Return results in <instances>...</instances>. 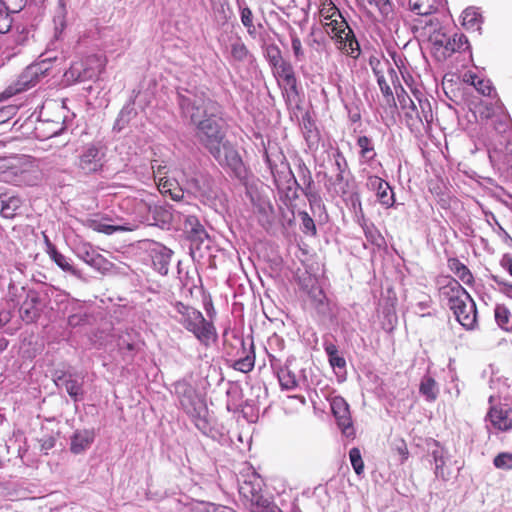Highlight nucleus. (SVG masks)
Returning <instances> with one entry per match:
<instances>
[{
	"instance_id": "nucleus-1",
	"label": "nucleus",
	"mask_w": 512,
	"mask_h": 512,
	"mask_svg": "<svg viewBox=\"0 0 512 512\" xmlns=\"http://www.w3.org/2000/svg\"><path fill=\"white\" fill-rule=\"evenodd\" d=\"M196 137L221 165L229 168L237 178L245 174L244 164L234 146L225 139L223 120L220 111L204 118L196 126Z\"/></svg>"
},
{
	"instance_id": "nucleus-2",
	"label": "nucleus",
	"mask_w": 512,
	"mask_h": 512,
	"mask_svg": "<svg viewBox=\"0 0 512 512\" xmlns=\"http://www.w3.org/2000/svg\"><path fill=\"white\" fill-rule=\"evenodd\" d=\"M457 321L466 329H473L477 322L476 304L470 294L455 279H450L441 289Z\"/></svg>"
},
{
	"instance_id": "nucleus-3",
	"label": "nucleus",
	"mask_w": 512,
	"mask_h": 512,
	"mask_svg": "<svg viewBox=\"0 0 512 512\" xmlns=\"http://www.w3.org/2000/svg\"><path fill=\"white\" fill-rule=\"evenodd\" d=\"M173 308L175 311L173 318L191 332L201 344L208 346L216 341V328L199 310L180 301L173 303Z\"/></svg>"
},
{
	"instance_id": "nucleus-4",
	"label": "nucleus",
	"mask_w": 512,
	"mask_h": 512,
	"mask_svg": "<svg viewBox=\"0 0 512 512\" xmlns=\"http://www.w3.org/2000/svg\"><path fill=\"white\" fill-rule=\"evenodd\" d=\"M177 94L181 115L195 126L204 118L213 116L214 112H219V105L196 88H180Z\"/></svg>"
},
{
	"instance_id": "nucleus-5",
	"label": "nucleus",
	"mask_w": 512,
	"mask_h": 512,
	"mask_svg": "<svg viewBox=\"0 0 512 512\" xmlns=\"http://www.w3.org/2000/svg\"><path fill=\"white\" fill-rule=\"evenodd\" d=\"M1 179L15 186H34L42 179V172L34 159L21 157L8 165H1Z\"/></svg>"
},
{
	"instance_id": "nucleus-6",
	"label": "nucleus",
	"mask_w": 512,
	"mask_h": 512,
	"mask_svg": "<svg viewBox=\"0 0 512 512\" xmlns=\"http://www.w3.org/2000/svg\"><path fill=\"white\" fill-rule=\"evenodd\" d=\"M324 27L342 53L354 59L360 55L359 43L340 11H334V19L324 22Z\"/></svg>"
},
{
	"instance_id": "nucleus-7",
	"label": "nucleus",
	"mask_w": 512,
	"mask_h": 512,
	"mask_svg": "<svg viewBox=\"0 0 512 512\" xmlns=\"http://www.w3.org/2000/svg\"><path fill=\"white\" fill-rule=\"evenodd\" d=\"M106 60L97 55H91L83 60L75 61L65 72L68 82H85L96 79L103 71Z\"/></svg>"
},
{
	"instance_id": "nucleus-8",
	"label": "nucleus",
	"mask_w": 512,
	"mask_h": 512,
	"mask_svg": "<svg viewBox=\"0 0 512 512\" xmlns=\"http://www.w3.org/2000/svg\"><path fill=\"white\" fill-rule=\"evenodd\" d=\"M177 393L179 394L182 408L195 420L196 427L205 432L207 429V423L203 419L205 407L196 396L195 391L189 385L182 383L177 385Z\"/></svg>"
},
{
	"instance_id": "nucleus-9",
	"label": "nucleus",
	"mask_w": 512,
	"mask_h": 512,
	"mask_svg": "<svg viewBox=\"0 0 512 512\" xmlns=\"http://www.w3.org/2000/svg\"><path fill=\"white\" fill-rule=\"evenodd\" d=\"M49 70L50 63L47 60L33 63L22 71L10 88L13 90V93L26 91L38 84L48 74Z\"/></svg>"
},
{
	"instance_id": "nucleus-10",
	"label": "nucleus",
	"mask_w": 512,
	"mask_h": 512,
	"mask_svg": "<svg viewBox=\"0 0 512 512\" xmlns=\"http://www.w3.org/2000/svg\"><path fill=\"white\" fill-rule=\"evenodd\" d=\"M182 175L181 181L187 192L203 200H211L216 197L213 181L209 176L203 174L189 176L184 171H182Z\"/></svg>"
},
{
	"instance_id": "nucleus-11",
	"label": "nucleus",
	"mask_w": 512,
	"mask_h": 512,
	"mask_svg": "<svg viewBox=\"0 0 512 512\" xmlns=\"http://www.w3.org/2000/svg\"><path fill=\"white\" fill-rule=\"evenodd\" d=\"M373 72L383 95L394 99L392 87L396 91L401 85L398 71L389 62H385L383 64L378 63L377 66L373 67Z\"/></svg>"
},
{
	"instance_id": "nucleus-12",
	"label": "nucleus",
	"mask_w": 512,
	"mask_h": 512,
	"mask_svg": "<svg viewBox=\"0 0 512 512\" xmlns=\"http://www.w3.org/2000/svg\"><path fill=\"white\" fill-rule=\"evenodd\" d=\"M263 480L255 472L244 477L239 482L240 495L250 503L251 509L265 497L262 495Z\"/></svg>"
},
{
	"instance_id": "nucleus-13",
	"label": "nucleus",
	"mask_w": 512,
	"mask_h": 512,
	"mask_svg": "<svg viewBox=\"0 0 512 512\" xmlns=\"http://www.w3.org/2000/svg\"><path fill=\"white\" fill-rule=\"evenodd\" d=\"M271 367L277 373L280 386L284 390H294L300 385L301 378L287 362L284 366L280 365V360L273 355H269Z\"/></svg>"
},
{
	"instance_id": "nucleus-14",
	"label": "nucleus",
	"mask_w": 512,
	"mask_h": 512,
	"mask_svg": "<svg viewBox=\"0 0 512 512\" xmlns=\"http://www.w3.org/2000/svg\"><path fill=\"white\" fill-rule=\"evenodd\" d=\"M331 410L336 418L339 428L347 437L354 435L349 405L343 397L335 396L331 399Z\"/></svg>"
},
{
	"instance_id": "nucleus-15",
	"label": "nucleus",
	"mask_w": 512,
	"mask_h": 512,
	"mask_svg": "<svg viewBox=\"0 0 512 512\" xmlns=\"http://www.w3.org/2000/svg\"><path fill=\"white\" fill-rule=\"evenodd\" d=\"M103 166V153L94 145L87 146L79 155L78 168L84 174L96 173Z\"/></svg>"
},
{
	"instance_id": "nucleus-16",
	"label": "nucleus",
	"mask_w": 512,
	"mask_h": 512,
	"mask_svg": "<svg viewBox=\"0 0 512 512\" xmlns=\"http://www.w3.org/2000/svg\"><path fill=\"white\" fill-rule=\"evenodd\" d=\"M366 185L369 190L376 193L377 199L381 205L386 208L393 206L395 202L394 193L388 182L378 176H369Z\"/></svg>"
},
{
	"instance_id": "nucleus-17",
	"label": "nucleus",
	"mask_w": 512,
	"mask_h": 512,
	"mask_svg": "<svg viewBox=\"0 0 512 512\" xmlns=\"http://www.w3.org/2000/svg\"><path fill=\"white\" fill-rule=\"evenodd\" d=\"M56 386L65 389L68 395L76 402L83 398V380L77 379L71 373H62L54 379Z\"/></svg>"
},
{
	"instance_id": "nucleus-18",
	"label": "nucleus",
	"mask_w": 512,
	"mask_h": 512,
	"mask_svg": "<svg viewBox=\"0 0 512 512\" xmlns=\"http://www.w3.org/2000/svg\"><path fill=\"white\" fill-rule=\"evenodd\" d=\"M492 425L501 431L512 429V408L508 406L492 407L488 412Z\"/></svg>"
},
{
	"instance_id": "nucleus-19",
	"label": "nucleus",
	"mask_w": 512,
	"mask_h": 512,
	"mask_svg": "<svg viewBox=\"0 0 512 512\" xmlns=\"http://www.w3.org/2000/svg\"><path fill=\"white\" fill-rule=\"evenodd\" d=\"M144 205L148 209V216L146 221L150 225L163 227L172 221V213L170 211V207L166 205Z\"/></svg>"
},
{
	"instance_id": "nucleus-20",
	"label": "nucleus",
	"mask_w": 512,
	"mask_h": 512,
	"mask_svg": "<svg viewBox=\"0 0 512 512\" xmlns=\"http://www.w3.org/2000/svg\"><path fill=\"white\" fill-rule=\"evenodd\" d=\"M267 162L277 188L284 184L290 183L293 185L295 183V176L286 161L282 160L280 165H273L270 159L267 158Z\"/></svg>"
},
{
	"instance_id": "nucleus-21",
	"label": "nucleus",
	"mask_w": 512,
	"mask_h": 512,
	"mask_svg": "<svg viewBox=\"0 0 512 512\" xmlns=\"http://www.w3.org/2000/svg\"><path fill=\"white\" fill-rule=\"evenodd\" d=\"M417 103L412 99V104L408 105L406 115L410 118L415 117L420 122L430 123L433 119L430 103L416 96Z\"/></svg>"
},
{
	"instance_id": "nucleus-22",
	"label": "nucleus",
	"mask_w": 512,
	"mask_h": 512,
	"mask_svg": "<svg viewBox=\"0 0 512 512\" xmlns=\"http://www.w3.org/2000/svg\"><path fill=\"white\" fill-rule=\"evenodd\" d=\"M95 434L93 430H77L71 437L70 450L74 454L86 451L93 443Z\"/></svg>"
},
{
	"instance_id": "nucleus-23",
	"label": "nucleus",
	"mask_w": 512,
	"mask_h": 512,
	"mask_svg": "<svg viewBox=\"0 0 512 512\" xmlns=\"http://www.w3.org/2000/svg\"><path fill=\"white\" fill-rule=\"evenodd\" d=\"M427 28H429L428 33L433 32V34H431L429 36V39L433 45V48L436 51H441V52L444 51L445 50V42L448 41V35L441 31H438V28H439L438 19L437 18H429L425 22V25L421 27V29L424 31ZM424 34H427V32H424Z\"/></svg>"
},
{
	"instance_id": "nucleus-24",
	"label": "nucleus",
	"mask_w": 512,
	"mask_h": 512,
	"mask_svg": "<svg viewBox=\"0 0 512 512\" xmlns=\"http://www.w3.org/2000/svg\"><path fill=\"white\" fill-rule=\"evenodd\" d=\"M89 227L95 232L103 233L106 235H112L116 232L133 231L136 228L134 224L128 222L119 224H107L100 220H90Z\"/></svg>"
},
{
	"instance_id": "nucleus-25",
	"label": "nucleus",
	"mask_w": 512,
	"mask_h": 512,
	"mask_svg": "<svg viewBox=\"0 0 512 512\" xmlns=\"http://www.w3.org/2000/svg\"><path fill=\"white\" fill-rule=\"evenodd\" d=\"M469 48L467 37L462 33L448 35V41L445 42V50L441 52L443 58L450 57L455 52H462Z\"/></svg>"
},
{
	"instance_id": "nucleus-26",
	"label": "nucleus",
	"mask_w": 512,
	"mask_h": 512,
	"mask_svg": "<svg viewBox=\"0 0 512 512\" xmlns=\"http://www.w3.org/2000/svg\"><path fill=\"white\" fill-rule=\"evenodd\" d=\"M277 76L283 81L286 90L296 93L297 80L292 65L284 61L280 65L274 67Z\"/></svg>"
},
{
	"instance_id": "nucleus-27",
	"label": "nucleus",
	"mask_w": 512,
	"mask_h": 512,
	"mask_svg": "<svg viewBox=\"0 0 512 512\" xmlns=\"http://www.w3.org/2000/svg\"><path fill=\"white\" fill-rule=\"evenodd\" d=\"M462 25L468 31H480L483 22L482 15L474 7L466 8L462 13Z\"/></svg>"
},
{
	"instance_id": "nucleus-28",
	"label": "nucleus",
	"mask_w": 512,
	"mask_h": 512,
	"mask_svg": "<svg viewBox=\"0 0 512 512\" xmlns=\"http://www.w3.org/2000/svg\"><path fill=\"white\" fill-rule=\"evenodd\" d=\"M444 0H409L410 9L418 15H431L443 5Z\"/></svg>"
},
{
	"instance_id": "nucleus-29",
	"label": "nucleus",
	"mask_w": 512,
	"mask_h": 512,
	"mask_svg": "<svg viewBox=\"0 0 512 512\" xmlns=\"http://www.w3.org/2000/svg\"><path fill=\"white\" fill-rule=\"evenodd\" d=\"M21 205L22 200L18 196L0 195V213L5 218H13Z\"/></svg>"
},
{
	"instance_id": "nucleus-30",
	"label": "nucleus",
	"mask_w": 512,
	"mask_h": 512,
	"mask_svg": "<svg viewBox=\"0 0 512 512\" xmlns=\"http://www.w3.org/2000/svg\"><path fill=\"white\" fill-rule=\"evenodd\" d=\"M171 256L172 251L163 246L154 251V255L152 256L153 265L161 275H167Z\"/></svg>"
},
{
	"instance_id": "nucleus-31",
	"label": "nucleus",
	"mask_w": 512,
	"mask_h": 512,
	"mask_svg": "<svg viewBox=\"0 0 512 512\" xmlns=\"http://www.w3.org/2000/svg\"><path fill=\"white\" fill-rule=\"evenodd\" d=\"M184 228L192 240H197L202 243L208 238L204 227L195 216H187L185 218Z\"/></svg>"
},
{
	"instance_id": "nucleus-32",
	"label": "nucleus",
	"mask_w": 512,
	"mask_h": 512,
	"mask_svg": "<svg viewBox=\"0 0 512 512\" xmlns=\"http://www.w3.org/2000/svg\"><path fill=\"white\" fill-rule=\"evenodd\" d=\"M47 252L59 268L65 272L71 273L72 275L79 276V271L73 267L70 263V259L58 252L55 246L48 244Z\"/></svg>"
},
{
	"instance_id": "nucleus-33",
	"label": "nucleus",
	"mask_w": 512,
	"mask_h": 512,
	"mask_svg": "<svg viewBox=\"0 0 512 512\" xmlns=\"http://www.w3.org/2000/svg\"><path fill=\"white\" fill-rule=\"evenodd\" d=\"M448 266L450 270L466 285L473 283V275L470 270L460 262L457 258H451L448 260Z\"/></svg>"
},
{
	"instance_id": "nucleus-34",
	"label": "nucleus",
	"mask_w": 512,
	"mask_h": 512,
	"mask_svg": "<svg viewBox=\"0 0 512 512\" xmlns=\"http://www.w3.org/2000/svg\"><path fill=\"white\" fill-rule=\"evenodd\" d=\"M420 393L426 398L427 401H434L439 393V388L436 381L430 376H424L421 380Z\"/></svg>"
},
{
	"instance_id": "nucleus-35",
	"label": "nucleus",
	"mask_w": 512,
	"mask_h": 512,
	"mask_svg": "<svg viewBox=\"0 0 512 512\" xmlns=\"http://www.w3.org/2000/svg\"><path fill=\"white\" fill-rule=\"evenodd\" d=\"M357 145L360 148V157L367 163L374 160L376 157V152L374 148V144L370 138L367 136H360L357 139Z\"/></svg>"
},
{
	"instance_id": "nucleus-36",
	"label": "nucleus",
	"mask_w": 512,
	"mask_h": 512,
	"mask_svg": "<svg viewBox=\"0 0 512 512\" xmlns=\"http://www.w3.org/2000/svg\"><path fill=\"white\" fill-rule=\"evenodd\" d=\"M136 114L137 112L134 108L133 103L125 105L119 113V116L114 125V129L121 131L125 127V125L128 124L129 121L136 116Z\"/></svg>"
},
{
	"instance_id": "nucleus-37",
	"label": "nucleus",
	"mask_w": 512,
	"mask_h": 512,
	"mask_svg": "<svg viewBox=\"0 0 512 512\" xmlns=\"http://www.w3.org/2000/svg\"><path fill=\"white\" fill-rule=\"evenodd\" d=\"M494 313L497 324L507 332L512 331V326L510 325L511 313L509 309L504 305H497Z\"/></svg>"
},
{
	"instance_id": "nucleus-38",
	"label": "nucleus",
	"mask_w": 512,
	"mask_h": 512,
	"mask_svg": "<svg viewBox=\"0 0 512 512\" xmlns=\"http://www.w3.org/2000/svg\"><path fill=\"white\" fill-rule=\"evenodd\" d=\"M303 182L305 184V187L302 189L304 195L308 199L310 205L318 204L320 205L321 199L320 196L311 190V186L313 184V180L311 177V173L309 170L305 169L304 175H303Z\"/></svg>"
},
{
	"instance_id": "nucleus-39",
	"label": "nucleus",
	"mask_w": 512,
	"mask_h": 512,
	"mask_svg": "<svg viewBox=\"0 0 512 512\" xmlns=\"http://www.w3.org/2000/svg\"><path fill=\"white\" fill-rule=\"evenodd\" d=\"M250 354H247L244 357L239 358L234 361L233 368L243 373H248L254 368L255 364V355L253 351V344H251Z\"/></svg>"
},
{
	"instance_id": "nucleus-40",
	"label": "nucleus",
	"mask_w": 512,
	"mask_h": 512,
	"mask_svg": "<svg viewBox=\"0 0 512 512\" xmlns=\"http://www.w3.org/2000/svg\"><path fill=\"white\" fill-rule=\"evenodd\" d=\"M289 36L291 39V47L293 51V55L296 61H304L305 60V52L301 43V40L295 31L294 28L289 26Z\"/></svg>"
},
{
	"instance_id": "nucleus-41",
	"label": "nucleus",
	"mask_w": 512,
	"mask_h": 512,
	"mask_svg": "<svg viewBox=\"0 0 512 512\" xmlns=\"http://www.w3.org/2000/svg\"><path fill=\"white\" fill-rule=\"evenodd\" d=\"M335 195L344 196L348 193L349 183L344 178V172H338L334 179L329 180Z\"/></svg>"
},
{
	"instance_id": "nucleus-42",
	"label": "nucleus",
	"mask_w": 512,
	"mask_h": 512,
	"mask_svg": "<svg viewBox=\"0 0 512 512\" xmlns=\"http://www.w3.org/2000/svg\"><path fill=\"white\" fill-rule=\"evenodd\" d=\"M36 299L26 300L20 307V316L26 322L34 321L37 316V309L35 307Z\"/></svg>"
},
{
	"instance_id": "nucleus-43",
	"label": "nucleus",
	"mask_w": 512,
	"mask_h": 512,
	"mask_svg": "<svg viewBox=\"0 0 512 512\" xmlns=\"http://www.w3.org/2000/svg\"><path fill=\"white\" fill-rule=\"evenodd\" d=\"M231 56L235 61L244 62L250 57V53L246 45L240 39H237L231 43Z\"/></svg>"
},
{
	"instance_id": "nucleus-44",
	"label": "nucleus",
	"mask_w": 512,
	"mask_h": 512,
	"mask_svg": "<svg viewBox=\"0 0 512 512\" xmlns=\"http://www.w3.org/2000/svg\"><path fill=\"white\" fill-rule=\"evenodd\" d=\"M37 129H41L46 132V137H53L63 131V122L59 120H47L41 121L40 126Z\"/></svg>"
},
{
	"instance_id": "nucleus-45",
	"label": "nucleus",
	"mask_w": 512,
	"mask_h": 512,
	"mask_svg": "<svg viewBox=\"0 0 512 512\" xmlns=\"http://www.w3.org/2000/svg\"><path fill=\"white\" fill-rule=\"evenodd\" d=\"M90 266L103 274L110 272L114 267L113 263L107 260L99 252L94 257V260H92Z\"/></svg>"
},
{
	"instance_id": "nucleus-46",
	"label": "nucleus",
	"mask_w": 512,
	"mask_h": 512,
	"mask_svg": "<svg viewBox=\"0 0 512 512\" xmlns=\"http://www.w3.org/2000/svg\"><path fill=\"white\" fill-rule=\"evenodd\" d=\"M97 253L98 251L89 244H83L77 248V256L89 266Z\"/></svg>"
},
{
	"instance_id": "nucleus-47",
	"label": "nucleus",
	"mask_w": 512,
	"mask_h": 512,
	"mask_svg": "<svg viewBox=\"0 0 512 512\" xmlns=\"http://www.w3.org/2000/svg\"><path fill=\"white\" fill-rule=\"evenodd\" d=\"M279 192L283 193L285 195V198L288 201H294L298 199L299 194L298 191L300 190V185L298 184L297 180L295 179V183L292 184H284L277 188ZM303 188H301L302 190Z\"/></svg>"
},
{
	"instance_id": "nucleus-48",
	"label": "nucleus",
	"mask_w": 512,
	"mask_h": 512,
	"mask_svg": "<svg viewBox=\"0 0 512 512\" xmlns=\"http://www.w3.org/2000/svg\"><path fill=\"white\" fill-rule=\"evenodd\" d=\"M349 458L355 473L361 475L364 471V462L360 450L356 447L352 448L349 452Z\"/></svg>"
},
{
	"instance_id": "nucleus-49",
	"label": "nucleus",
	"mask_w": 512,
	"mask_h": 512,
	"mask_svg": "<svg viewBox=\"0 0 512 512\" xmlns=\"http://www.w3.org/2000/svg\"><path fill=\"white\" fill-rule=\"evenodd\" d=\"M493 464L498 469H503V470L512 469V453H508V452L499 453L494 458Z\"/></svg>"
},
{
	"instance_id": "nucleus-50",
	"label": "nucleus",
	"mask_w": 512,
	"mask_h": 512,
	"mask_svg": "<svg viewBox=\"0 0 512 512\" xmlns=\"http://www.w3.org/2000/svg\"><path fill=\"white\" fill-rule=\"evenodd\" d=\"M432 457L435 462V474L437 477L444 478L443 466L445 465V460L443 456V450L439 447L432 451Z\"/></svg>"
},
{
	"instance_id": "nucleus-51",
	"label": "nucleus",
	"mask_w": 512,
	"mask_h": 512,
	"mask_svg": "<svg viewBox=\"0 0 512 512\" xmlns=\"http://www.w3.org/2000/svg\"><path fill=\"white\" fill-rule=\"evenodd\" d=\"M266 54L268 61L273 68L285 61L282 59L281 51L276 45L268 46Z\"/></svg>"
},
{
	"instance_id": "nucleus-52",
	"label": "nucleus",
	"mask_w": 512,
	"mask_h": 512,
	"mask_svg": "<svg viewBox=\"0 0 512 512\" xmlns=\"http://www.w3.org/2000/svg\"><path fill=\"white\" fill-rule=\"evenodd\" d=\"M364 233H365L367 240L370 243H372L376 246H381L383 244L384 238L381 236V234L378 232V230L376 228H374L373 226H371V227L365 226Z\"/></svg>"
},
{
	"instance_id": "nucleus-53",
	"label": "nucleus",
	"mask_w": 512,
	"mask_h": 512,
	"mask_svg": "<svg viewBox=\"0 0 512 512\" xmlns=\"http://www.w3.org/2000/svg\"><path fill=\"white\" fill-rule=\"evenodd\" d=\"M253 512H282V510L274 503H271L269 499L264 498L255 505L252 509Z\"/></svg>"
},
{
	"instance_id": "nucleus-54",
	"label": "nucleus",
	"mask_w": 512,
	"mask_h": 512,
	"mask_svg": "<svg viewBox=\"0 0 512 512\" xmlns=\"http://www.w3.org/2000/svg\"><path fill=\"white\" fill-rule=\"evenodd\" d=\"M491 279L500 287V291L512 299V283L506 281L499 275H492Z\"/></svg>"
},
{
	"instance_id": "nucleus-55",
	"label": "nucleus",
	"mask_w": 512,
	"mask_h": 512,
	"mask_svg": "<svg viewBox=\"0 0 512 512\" xmlns=\"http://www.w3.org/2000/svg\"><path fill=\"white\" fill-rule=\"evenodd\" d=\"M299 216L301 218L304 232L316 235V226L314 220L309 216V214L303 211L299 213Z\"/></svg>"
},
{
	"instance_id": "nucleus-56",
	"label": "nucleus",
	"mask_w": 512,
	"mask_h": 512,
	"mask_svg": "<svg viewBox=\"0 0 512 512\" xmlns=\"http://www.w3.org/2000/svg\"><path fill=\"white\" fill-rule=\"evenodd\" d=\"M333 159H334V166L336 168L337 173L338 172H345L348 168V164L346 161V158L344 157L343 153L340 150H336L333 153Z\"/></svg>"
},
{
	"instance_id": "nucleus-57",
	"label": "nucleus",
	"mask_w": 512,
	"mask_h": 512,
	"mask_svg": "<svg viewBox=\"0 0 512 512\" xmlns=\"http://www.w3.org/2000/svg\"><path fill=\"white\" fill-rule=\"evenodd\" d=\"M395 93L401 108L406 110L408 105L412 104V98L406 93L401 85L396 89Z\"/></svg>"
},
{
	"instance_id": "nucleus-58",
	"label": "nucleus",
	"mask_w": 512,
	"mask_h": 512,
	"mask_svg": "<svg viewBox=\"0 0 512 512\" xmlns=\"http://www.w3.org/2000/svg\"><path fill=\"white\" fill-rule=\"evenodd\" d=\"M334 11H339V10L333 3L324 5L320 9V17L322 19V22L324 23V22L330 21L331 19H334Z\"/></svg>"
},
{
	"instance_id": "nucleus-59",
	"label": "nucleus",
	"mask_w": 512,
	"mask_h": 512,
	"mask_svg": "<svg viewBox=\"0 0 512 512\" xmlns=\"http://www.w3.org/2000/svg\"><path fill=\"white\" fill-rule=\"evenodd\" d=\"M54 24H55V36L58 38L66 27V20H65L63 7H61L59 14L54 17Z\"/></svg>"
},
{
	"instance_id": "nucleus-60",
	"label": "nucleus",
	"mask_w": 512,
	"mask_h": 512,
	"mask_svg": "<svg viewBox=\"0 0 512 512\" xmlns=\"http://www.w3.org/2000/svg\"><path fill=\"white\" fill-rule=\"evenodd\" d=\"M475 89L485 96L491 95V92L493 91L490 81L483 78H480V80L475 82Z\"/></svg>"
},
{
	"instance_id": "nucleus-61",
	"label": "nucleus",
	"mask_w": 512,
	"mask_h": 512,
	"mask_svg": "<svg viewBox=\"0 0 512 512\" xmlns=\"http://www.w3.org/2000/svg\"><path fill=\"white\" fill-rule=\"evenodd\" d=\"M12 17L9 12L6 11L0 15V33L5 34L10 31L12 26Z\"/></svg>"
},
{
	"instance_id": "nucleus-62",
	"label": "nucleus",
	"mask_w": 512,
	"mask_h": 512,
	"mask_svg": "<svg viewBox=\"0 0 512 512\" xmlns=\"http://www.w3.org/2000/svg\"><path fill=\"white\" fill-rule=\"evenodd\" d=\"M371 6L377 7L382 14H388L391 11L389 0H367Z\"/></svg>"
},
{
	"instance_id": "nucleus-63",
	"label": "nucleus",
	"mask_w": 512,
	"mask_h": 512,
	"mask_svg": "<svg viewBox=\"0 0 512 512\" xmlns=\"http://www.w3.org/2000/svg\"><path fill=\"white\" fill-rule=\"evenodd\" d=\"M151 169L153 171V175L155 179H159L160 177H163L167 173L166 165H162V163L159 160H153L151 162Z\"/></svg>"
},
{
	"instance_id": "nucleus-64",
	"label": "nucleus",
	"mask_w": 512,
	"mask_h": 512,
	"mask_svg": "<svg viewBox=\"0 0 512 512\" xmlns=\"http://www.w3.org/2000/svg\"><path fill=\"white\" fill-rule=\"evenodd\" d=\"M500 266L512 277V255L504 254L500 260Z\"/></svg>"
}]
</instances>
